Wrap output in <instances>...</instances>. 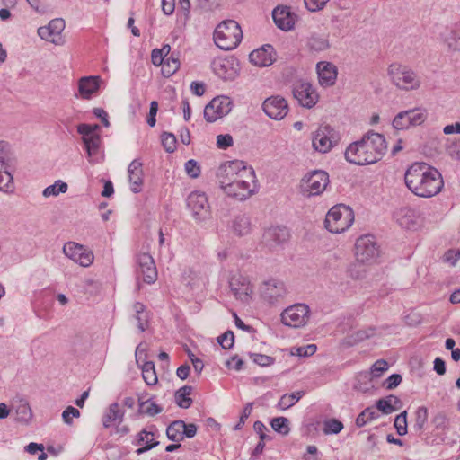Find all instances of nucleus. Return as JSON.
Instances as JSON below:
<instances>
[{
	"instance_id": "obj_56",
	"label": "nucleus",
	"mask_w": 460,
	"mask_h": 460,
	"mask_svg": "<svg viewBox=\"0 0 460 460\" xmlns=\"http://www.w3.org/2000/svg\"><path fill=\"white\" fill-rule=\"evenodd\" d=\"M446 152L453 160L460 161V139H456L448 144Z\"/></svg>"
},
{
	"instance_id": "obj_22",
	"label": "nucleus",
	"mask_w": 460,
	"mask_h": 460,
	"mask_svg": "<svg viewBox=\"0 0 460 460\" xmlns=\"http://www.w3.org/2000/svg\"><path fill=\"white\" fill-rule=\"evenodd\" d=\"M262 110L269 118L280 120L288 114V105L283 97L271 96L263 102Z\"/></svg>"
},
{
	"instance_id": "obj_23",
	"label": "nucleus",
	"mask_w": 460,
	"mask_h": 460,
	"mask_svg": "<svg viewBox=\"0 0 460 460\" xmlns=\"http://www.w3.org/2000/svg\"><path fill=\"white\" fill-rule=\"evenodd\" d=\"M229 287L236 299L248 303L252 292L250 280L241 274H234L229 280Z\"/></svg>"
},
{
	"instance_id": "obj_64",
	"label": "nucleus",
	"mask_w": 460,
	"mask_h": 460,
	"mask_svg": "<svg viewBox=\"0 0 460 460\" xmlns=\"http://www.w3.org/2000/svg\"><path fill=\"white\" fill-rule=\"evenodd\" d=\"M252 410V403L249 402L244 406L243 412L240 416V420H239L238 423L235 425V428H234L235 429H240L243 426L245 420L251 415Z\"/></svg>"
},
{
	"instance_id": "obj_62",
	"label": "nucleus",
	"mask_w": 460,
	"mask_h": 460,
	"mask_svg": "<svg viewBox=\"0 0 460 460\" xmlns=\"http://www.w3.org/2000/svg\"><path fill=\"white\" fill-rule=\"evenodd\" d=\"M233 137L229 134L218 135L217 137V146L221 149H226L233 146Z\"/></svg>"
},
{
	"instance_id": "obj_6",
	"label": "nucleus",
	"mask_w": 460,
	"mask_h": 460,
	"mask_svg": "<svg viewBox=\"0 0 460 460\" xmlns=\"http://www.w3.org/2000/svg\"><path fill=\"white\" fill-rule=\"evenodd\" d=\"M388 75L392 83L404 91L417 90L420 86V79L410 67L401 64H392L388 67Z\"/></svg>"
},
{
	"instance_id": "obj_13",
	"label": "nucleus",
	"mask_w": 460,
	"mask_h": 460,
	"mask_svg": "<svg viewBox=\"0 0 460 460\" xmlns=\"http://www.w3.org/2000/svg\"><path fill=\"white\" fill-rule=\"evenodd\" d=\"M329 183V175L326 172L316 170L306 174L301 181V189L307 196L321 194Z\"/></svg>"
},
{
	"instance_id": "obj_39",
	"label": "nucleus",
	"mask_w": 460,
	"mask_h": 460,
	"mask_svg": "<svg viewBox=\"0 0 460 460\" xmlns=\"http://www.w3.org/2000/svg\"><path fill=\"white\" fill-rule=\"evenodd\" d=\"M183 420H178L172 421L166 429V436L168 439L173 442H181V440H183Z\"/></svg>"
},
{
	"instance_id": "obj_16",
	"label": "nucleus",
	"mask_w": 460,
	"mask_h": 460,
	"mask_svg": "<svg viewBox=\"0 0 460 460\" xmlns=\"http://www.w3.org/2000/svg\"><path fill=\"white\" fill-rule=\"evenodd\" d=\"M232 101L227 96L214 98L204 109V118L208 122H215L227 115L232 110Z\"/></svg>"
},
{
	"instance_id": "obj_5",
	"label": "nucleus",
	"mask_w": 460,
	"mask_h": 460,
	"mask_svg": "<svg viewBox=\"0 0 460 460\" xmlns=\"http://www.w3.org/2000/svg\"><path fill=\"white\" fill-rule=\"evenodd\" d=\"M353 222V210L349 206L338 204L328 211L324 226L329 232L341 234L349 228Z\"/></svg>"
},
{
	"instance_id": "obj_49",
	"label": "nucleus",
	"mask_w": 460,
	"mask_h": 460,
	"mask_svg": "<svg viewBox=\"0 0 460 460\" xmlns=\"http://www.w3.org/2000/svg\"><path fill=\"white\" fill-rule=\"evenodd\" d=\"M68 186L66 182L58 180L56 181L54 184L48 186L43 190L44 197L49 196H58L60 193H66L67 191Z\"/></svg>"
},
{
	"instance_id": "obj_55",
	"label": "nucleus",
	"mask_w": 460,
	"mask_h": 460,
	"mask_svg": "<svg viewBox=\"0 0 460 460\" xmlns=\"http://www.w3.org/2000/svg\"><path fill=\"white\" fill-rule=\"evenodd\" d=\"M234 335L232 331H227L217 338L218 343L224 349H229L233 347Z\"/></svg>"
},
{
	"instance_id": "obj_19",
	"label": "nucleus",
	"mask_w": 460,
	"mask_h": 460,
	"mask_svg": "<svg viewBox=\"0 0 460 460\" xmlns=\"http://www.w3.org/2000/svg\"><path fill=\"white\" fill-rule=\"evenodd\" d=\"M63 252L67 258L83 267H88L93 261V252L75 242L66 243L63 246Z\"/></svg>"
},
{
	"instance_id": "obj_54",
	"label": "nucleus",
	"mask_w": 460,
	"mask_h": 460,
	"mask_svg": "<svg viewBox=\"0 0 460 460\" xmlns=\"http://www.w3.org/2000/svg\"><path fill=\"white\" fill-rule=\"evenodd\" d=\"M394 427L399 436L407 433V412L403 411L396 416L394 420Z\"/></svg>"
},
{
	"instance_id": "obj_52",
	"label": "nucleus",
	"mask_w": 460,
	"mask_h": 460,
	"mask_svg": "<svg viewBox=\"0 0 460 460\" xmlns=\"http://www.w3.org/2000/svg\"><path fill=\"white\" fill-rule=\"evenodd\" d=\"M196 7L202 12H213L220 5V0H194Z\"/></svg>"
},
{
	"instance_id": "obj_36",
	"label": "nucleus",
	"mask_w": 460,
	"mask_h": 460,
	"mask_svg": "<svg viewBox=\"0 0 460 460\" xmlns=\"http://www.w3.org/2000/svg\"><path fill=\"white\" fill-rule=\"evenodd\" d=\"M141 370L142 377L147 385L153 386L157 384L158 377L153 361H145L141 366Z\"/></svg>"
},
{
	"instance_id": "obj_17",
	"label": "nucleus",
	"mask_w": 460,
	"mask_h": 460,
	"mask_svg": "<svg viewBox=\"0 0 460 460\" xmlns=\"http://www.w3.org/2000/svg\"><path fill=\"white\" fill-rule=\"evenodd\" d=\"M65 27V21L61 18H56L51 20L48 25L40 27L37 32L40 39L55 45L61 46L65 43L61 35Z\"/></svg>"
},
{
	"instance_id": "obj_61",
	"label": "nucleus",
	"mask_w": 460,
	"mask_h": 460,
	"mask_svg": "<svg viewBox=\"0 0 460 460\" xmlns=\"http://www.w3.org/2000/svg\"><path fill=\"white\" fill-rule=\"evenodd\" d=\"M329 0H304L306 8L310 12L322 10Z\"/></svg>"
},
{
	"instance_id": "obj_8",
	"label": "nucleus",
	"mask_w": 460,
	"mask_h": 460,
	"mask_svg": "<svg viewBox=\"0 0 460 460\" xmlns=\"http://www.w3.org/2000/svg\"><path fill=\"white\" fill-rule=\"evenodd\" d=\"M341 140V134L329 125H321L312 137L313 147L320 153H327Z\"/></svg>"
},
{
	"instance_id": "obj_35",
	"label": "nucleus",
	"mask_w": 460,
	"mask_h": 460,
	"mask_svg": "<svg viewBox=\"0 0 460 460\" xmlns=\"http://www.w3.org/2000/svg\"><path fill=\"white\" fill-rule=\"evenodd\" d=\"M233 232L238 236L246 235L251 231V221L246 215H238L232 224Z\"/></svg>"
},
{
	"instance_id": "obj_37",
	"label": "nucleus",
	"mask_w": 460,
	"mask_h": 460,
	"mask_svg": "<svg viewBox=\"0 0 460 460\" xmlns=\"http://www.w3.org/2000/svg\"><path fill=\"white\" fill-rule=\"evenodd\" d=\"M307 47L311 51L321 52L329 47V40L323 35L312 34L307 40Z\"/></svg>"
},
{
	"instance_id": "obj_50",
	"label": "nucleus",
	"mask_w": 460,
	"mask_h": 460,
	"mask_svg": "<svg viewBox=\"0 0 460 460\" xmlns=\"http://www.w3.org/2000/svg\"><path fill=\"white\" fill-rule=\"evenodd\" d=\"M343 429V424L337 419H330L323 423L324 434H338Z\"/></svg>"
},
{
	"instance_id": "obj_15",
	"label": "nucleus",
	"mask_w": 460,
	"mask_h": 460,
	"mask_svg": "<svg viewBox=\"0 0 460 460\" xmlns=\"http://www.w3.org/2000/svg\"><path fill=\"white\" fill-rule=\"evenodd\" d=\"M136 274L137 279H141L146 284H153L157 279L155 261L148 252L137 254Z\"/></svg>"
},
{
	"instance_id": "obj_25",
	"label": "nucleus",
	"mask_w": 460,
	"mask_h": 460,
	"mask_svg": "<svg viewBox=\"0 0 460 460\" xmlns=\"http://www.w3.org/2000/svg\"><path fill=\"white\" fill-rule=\"evenodd\" d=\"M249 59L251 63L257 66H269L276 60V51L271 45L266 44L252 51L249 55Z\"/></svg>"
},
{
	"instance_id": "obj_10",
	"label": "nucleus",
	"mask_w": 460,
	"mask_h": 460,
	"mask_svg": "<svg viewBox=\"0 0 460 460\" xmlns=\"http://www.w3.org/2000/svg\"><path fill=\"white\" fill-rule=\"evenodd\" d=\"M355 255L362 263H371L379 255V247L373 235L360 236L355 243Z\"/></svg>"
},
{
	"instance_id": "obj_48",
	"label": "nucleus",
	"mask_w": 460,
	"mask_h": 460,
	"mask_svg": "<svg viewBox=\"0 0 460 460\" xmlns=\"http://www.w3.org/2000/svg\"><path fill=\"white\" fill-rule=\"evenodd\" d=\"M271 428L281 435H288L290 431L289 420L286 417H276L270 421Z\"/></svg>"
},
{
	"instance_id": "obj_31",
	"label": "nucleus",
	"mask_w": 460,
	"mask_h": 460,
	"mask_svg": "<svg viewBox=\"0 0 460 460\" xmlns=\"http://www.w3.org/2000/svg\"><path fill=\"white\" fill-rule=\"evenodd\" d=\"M99 88L100 76H84L78 81V91L84 99H90Z\"/></svg>"
},
{
	"instance_id": "obj_38",
	"label": "nucleus",
	"mask_w": 460,
	"mask_h": 460,
	"mask_svg": "<svg viewBox=\"0 0 460 460\" xmlns=\"http://www.w3.org/2000/svg\"><path fill=\"white\" fill-rule=\"evenodd\" d=\"M139 411L141 413L148 416H155L163 411V408L153 402L151 399L144 400L143 395L138 396Z\"/></svg>"
},
{
	"instance_id": "obj_63",
	"label": "nucleus",
	"mask_w": 460,
	"mask_h": 460,
	"mask_svg": "<svg viewBox=\"0 0 460 460\" xmlns=\"http://www.w3.org/2000/svg\"><path fill=\"white\" fill-rule=\"evenodd\" d=\"M316 351V345L309 344L306 346L298 347L296 349V355L299 357H308L314 354Z\"/></svg>"
},
{
	"instance_id": "obj_58",
	"label": "nucleus",
	"mask_w": 460,
	"mask_h": 460,
	"mask_svg": "<svg viewBox=\"0 0 460 460\" xmlns=\"http://www.w3.org/2000/svg\"><path fill=\"white\" fill-rule=\"evenodd\" d=\"M185 171L191 178H197L200 174V167L197 161L190 159L185 163Z\"/></svg>"
},
{
	"instance_id": "obj_18",
	"label": "nucleus",
	"mask_w": 460,
	"mask_h": 460,
	"mask_svg": "<svg viewBox=\"0 0 460 460\" xmlns=\"http://www.w3.org/2000/svg\"><path fill=\"white\" fill-rule=\"evenodd\" d=\"M287 295L285 284L278 279H269L261 287V296L264 301L270 305L279 303Z\"/></svg>"
},
{
	"instance_id": "obj_33",
	"label": "nucleus",
	"mask_w": 460,
	"mask_h": 460,
	"mask_svg": "<svg viewBox=\"0 0 460 460\" xmlns=\"http://www.w3.org/2000/svg\"><path fill=\"white\" fill-rule=\"evenodd\" d=\"M401 400L393 394L376 401V406L378 411L384 414H390L401 408Z\"/></svg>"
},
{
	"instance_id": "obj_1",
	"label": "nucleus",
	"mask_w": 460,
	"mask_h": 460,
	"mask_svg": "<svg viewBox=\"0 0 460 460\" xmlns=\"http://www.w3.org/2000/svg\"><path fill=\"white\" fill-rule=\"evenodd\" d=\"M220 188L230 197L243 200L258 190L255 172L243 161H227L217 172Z\"/></svg>"
},
{
	"instance_id": "obj_26",
	"label": "nucleus",
	"mask_w": 460,
	"mask_h": 460,
	"mask_svg": "<svg viewBox=\"0 0 460 460\" xmlns=\"http://www.w3.org/2000/svg\"><path fill=\"white\" fill-rule=\"evenodd\" d=\"M440 39L448 51H460V22L445 28L440 33Z\"/></svg>"
},
{
	"instance_id": "obj_4",
	"label": "nucleus",
	"mask_w": 460,
	"mask_h": 460,
	"mask_svg": "<svg viewBox=\"0 0 460 460\" xmlns=\"http://www.w3.org/2000/svg\"><path fill=\"white\" fill-rule=\"evenodd\" d=\"M243 31L234 20L221 22L214 31V42L223 50H232L241 42Z\"/></svg>"
},
{
	"instance_id": "obj_34",
	"label": "nucleus",
	"mask_w": 460,
	"mask_h": 460,
	"mask_svg": "<svg viewBox=\"0 0 460 460\" xmlns=\"http://www.w3.org/2000/svg\"><path fill=\"white\" fill-rule=\"evenodd\" d=\"M124 417V411H121L119 403L114 402L111 403L106 411V413L102 417V424L103 427L108 429L112 424L118 422L119 424L122 422Z\"/></svg>"
},
{
	"instance_id": "obj_59",
	"label": "nucleus",
	"mask_w": 460,
	"mask_h": 460,
	"mask_svg": "<svg viewBox=\"0 0 460 460\" xmlns=\"http://www.w3.org/2000/svg\"><path fill=\"white\" fill-rule=\"evenodd\" d=\"M80 417V411L73 407V406H68L63 412H62V419H63V421L66 423V424H68V425H71L72 422H73V420L72 418H78Z\"/></svg>"
},
{
	"instance_id": "obj_3",
	"label": "nucleus",
	"mask_w": 460,
	"mask_h": 460,
	"mask_svg": "<svg viewBox=\"0 0 460 460\" xmlns=\"http://www.w3.org/2000/svg\"><path fill=\"white\" fill-rule=\"evenodd\" d=\"M387 150L384 135L369 130L346 148L345 159L357 165L372 164L380 161Z\"/></svg>"
},
{
	"instance_id": "obj_9",
	"label": "nucleus",
	"mask_w": 460,
	"mask_h": 460,
	"mask_svg": "<svg viewBox=\"0 0 460 460\" xmlns=\"http://www.w3.org/2000/svg\"><path fill=\"white\" fill-rule=\"evenodd\" d=\"M427 118L428 111L421 107L402 111L394 118L393 127L396 130L408 129L411 127L421 125Z\"/></svg>"
},
{
	"instance_id": "obj_24",
	"label": "nucleus",
	"mask_w": 460,
	"mask_h": 460,
	"mask_svg": "<svg viewBox=\"0 0 460 460\" xmlns=\"http://www.w3.org/2000/svg\"><path fill=\"white\" fill-rule=\"evenodd\" d=\"M272 18L276 26L285 31L293 30L297 21L296 14L291 12L290 7L282 5L272 11Z\"/></svg>"
},
{
	"instance_id": "obj_60",
	"label": "nucleus",
	"mask_w": 460,
	"mask_h": 460,
	"mask_svg": "<svg viewBox=\"0 0 460 460\" xmlns=\"http://www.w3.org/2000/svg\"><path fill=\"white\" fill-rule=\"evenodd\" d=\"M402 380V378L401 375L393 374L388 378L385 379V381L384 382V386L387 390H393L401 384Z\"/></svg>"
},
{
	"instance_id": "obj_12",
	"label": "nucleus",
	"mask_w": 460,
	"mask_h": 460,
	"mask_svg": "<svg viewBox=\"0 0 460 460\" xmlns=\"http://www.w3.org/2000/svg\"><path fill=\"white\" fill-rule=\"evenodd\" d=\"M187 207L190 210L192 217L198 222L210 217V206L204 192L192 191L190 193L187 198Z\"/></svg>"
},
{
	"instance_id": "obj_30",
	"label": "nucleus",
	"mask_w": 460,
	"mask_h": 460,
	"mask_svg": "<svg viewBox=\"0 0 460 460\" xmlns=\"http://www.w3.org/2000/svg\"><path fill=\"white\" fill-rule=\"evenodd\" d=\"M128 172L131 190L134 193H138L140 191V186L143 183L142 163L137 159L133 160L128 165Z\"/></svg>"
},
{
	"instance_id": "obj_29",
	"label": "nucleus",
	"mask_w": 460,
	"mask_h": 460,
	"mask_svg": "<svg viewBox=\"0 0 460 460\" xmlns=\"http://www.w3.org/2000/svg\"><path fill=\"white\" fill-rule=\"evenodd\" d=\"M214 73L224 80H233L237 71L229 59H216L212 62Z\"/></svg>"
},
{
	"instance_id": "obj_42",
	"label": "nucleus",
	"mask_w": 460,
	"mask_h": 460,
	"mask_svg": "<svg viewBox=\"0 0 460 460\" xmlns=\"http://www.w3.org/2000/svg\"><path fill=\"white\" fill-rule=\"evenodd\" d=\"M388 369V363L384 359H379L374 363L370 373H364L359 376L360 379L370 381L372 377H379Z\"/></svg>"
},
{
	"instance_id": "obj_2",
	"label": "nucleus",
	"mask_w": 460,
	"mask_h": 460,
	"mask_svg": "<svg viewBox=\"0 0 460 460\" xmlns=\"http://www.w3.org/2000/svg\"><path fill=\"white\" fill-rule=\"evenodd\" d=\"M404 181L407 188L420 198L434 197L444 187L441 173L426 163L412 164L405 172Z\"/></svg>"
},
{
	"instance_id": "obj_11",
	"label": "nucleus",
	"mask_w": 460,
	"mask_h": 460,
	"mask_svg": "<svg viewBox=\"0 0 460 460\" xmlns=\"http://www.w3.org/2000/svg\"><path fill=\"white\" fill-rule=\"evenodd\" d=\"M309 316L310 309L307 305L296 304L281 313V321L287 326L300 328L307 323Z\"/></svg>"
},
{
	"instance_id": "obj_45",
	"label": "nucleus",
	"mask_w": 460,
	"mask_h": 460,
	"mask_svg": "<svg viewBox=\"0 0 460 460\" xmlns=\"http://www.w3.org/2000/svg\"><path fill=\"white\" fill-rule=\"evenodd\" d=\"M180 65L179 58L172 54L161 65L163 75L165 77L172 75L180 68Z\"/></svg>"
},
{
	"instance_id": "obj_7",
	"label": "nucleus",
	"mask_w": 460,
	"mask_h": 460,
	"mask_svg": "<svg viewBox=\"0 0 460 460\" xmlns=\"http://www.w3.org/2000/svg\"><path fill=\"white\" fill-rule=\"evenodd\" d=\"M78 134L82 137V141L87 152V157L90 163L98 161L97 156L101 147V128L98 124L81 123L76 127Z\"/></svg>"
},
{
	"instance_id": "obj_53",
	"label": "nucleus",
	"mask_w": 460,
	"mask_h": 460,
	"mask_svg": "<svg viewBox=\"0 0 460 460\" xmlns=\"http://www.w3.org/2000/svg\"><path fill=\"white\" fill-rule=\"evenodd\" d=\"M162 145L168 153H172L176 149V137L172 133L164 132L161 136Z\"/></svg>"
},
{
	"instance_id": "obj_21",
	"label": "nucleus",
	"mask_w": 460,
	"mask_h": 460,
	"mask_svg": "<svg viewBox=\"0 0 460 460\" xmlns=\"http://www.w3.org/2000/svg\"><path fill=\"white\" fill-rule=\"evenodd\" d=\"M289 239V232L284 226H272L266 229L262 235V243L270 250H277Z\"/></svg>"
},
{
	"instance_id": "obj_46",
	"label": "nucleus",
	"mask_w": 460,
	"mask_h": 460,
	"mask_svg": "<svg viewBox=\"0 0 460 460\" xmlns=\"http://www.w3.org/2000/svg\"><path fill=\"white\" fill-rule=\"evenodd\" d=\"M16 420L21 422H28L32 416L30 405L25 401H20L15 406Z\"/></svg>"
},
{
	"instance_id": "obj_32",
	"label": "nucleus",
	"mask_w": 460,
	"mask_h": 460,
	"mask_svg": "<svg viewBox=\"0 0 460 460\" xmlns=\"http://www.w3.org/2000/svg\"><path fill=\"white\" fill-rule=\"evenodd\" d=\"M155 433L151 430L147 429H142L137 434V444L142 445L144 444V447H139L136 450V453L137 455L144 454L145 452L159 445L158 441L155 440Z\"/></svg>"
},
{
	"instance_id": "obj_44",
	"label": "nucleus",
	"mask_w": 460,
	"mask_h": 460,
	"mask_svg": "<svg viewBox=\"0 0 460 460\" xmlns=\"http://www.w3.org/2000/svg\"><path fill=\"white\" fill-rule=\"evenodd\" d=\"M428 420V409L425 406L419 407L415 411L414 423L412 429L416 433H421Z\"/></svg>"
},
{
	"instance_id": "obj_57",
	"label": "nucleus",
	"mask_w": 460,
	"mask_h": 460,
	"mask_svg": "<svg viewBox=\"0 0 460 460\" xmlns=\"http://www.w3.org/2000/svg\"><path fill=\"white\" fill-rule=\"evenodd\" d=\"M253 362L261 367H268L275 362V358L267 355L253 353L251 354Z\"/></svg>"
},
{
	"instance_id": "obj_40",
	"label": "nucleus",
	"mask_w": 460,
	"mask_h": 460,
	"mask_svg": "<svg viewBox=\"0 0 460 460\" xmlns=\"http://www.w3.org/2000/svg\"><path fill=\"white\" fill-rule=\"evenodd\" d=\"M192 392V387L184 385L175 393V401L179 407L188 409L192 403V399L189 395Z\"/></svg>"
},
{
	"instance_id": "obj_41",
	"label": "nucleus",
	"mask_w": 460,
	"mask_h": 460,
	"mask_svg": "<svg viewBox=\"0 0 460 460\" xmlns=\"http://www.w3.org/2000/svg\"><path fill=\"white\" fill-rule=\"evenodd\" d=\"M304 394V391H297L292 394H285L279 401L278 408L282 411L290 408L291 406L295 405Z\"/></svg>"
},
{
	"instance_id": "obj_47",
	"label": "nucleus",
	"mask_w": 460,
	"mask_h": 460,
	"mask_svg": "<svg viewBox=\"0 0 460 460\" xmlns=\"http://www.w3.org/2000/svg\"><path fill=\"white\" fill-rule=\"evenodd\" d=\"M377 411L373 407H367L362 411L356 419V425L358 428L365 426L367 422L378 418Z\"/></svg>"
},
{
	"instance_id": "obj_14",
	"label": "nucleus",
	"mask_w": 460,
	"mask_h": 460,
	"mask_svg": "<svg viewBox=\"0 0 460 460\" xmlns=\"http://www.w3.org/2000/svg\"><path fill=\"white\" fill-rule=\"evenodd\" d=\"M13 164L8 145L0 142V190L8 192L13 188Z\"/></svg>"
},
{
	"instance_id": "obj_28",
	"label": "nucleus",
	"mask_w": 460,
	"mask_h": 460,
	"mask_svg": "<svg viewBox=\"0 0 460 460\" xmlns=\"http://www.w3.org/2000/svg\"><path fill=\"white\" fill-rule=\"evenodd\" d=\"M394 217L402 228L414 229L418 226L419 217L417 212L409 207L399 208L394 213Z\"/></svg>"
},
{
	"instance_id": "obj_51",
	"label": "nucleus",
	"mask_w": 460,
	"mask_h": 460,
	"mask_svg": "<svg viewBox=\"0 0 460 460\" xmlns=\"http://www.w3.org/2000/svg\"><path fill=\"white\" fill-rule=\"evenodd\" d=\"M373 335L374 329L372 328H369L367 330H359L353 332L350 336L348 337V342L352 345L354 343L363 341L364 340L368 339Z\"/></svg>"
},
{
	"instance_id": "obj_20",
	"label": "nucleus",
	"mask_w": 460,
	"mask_h": 460,
	"mask_svg": "<svg viewBox=\"0 0 460 460\" xmlns=\"http://www.w3.org/2000/svg\"><path fill=\"white\" fill-rule=\"evenodd\" d=\"M293 96L298 103L305 108L314 107L318 101V94L312 84L307 82H298L293 85Z\"/></svg>"
},
{
	"instance_id": "obj_27",
	"label": "nucleus",
	"mask_w": 460,
	"mask_h": 460,
	"mask_svg": "<svg viewBox=\"0 0 460 460\" xmlns=\"http://www.w3.org/2000/svg\"><path fill=\"white\" fill-rule=\"evenodd\" d=\"M319 83L323 86L334 84L337 78V69L334 65L329 62H319L316 66Z\"/></svg>"
},
{
	"instance_id": "obj_43",
	"label": "nucleus",
	"mask_w": 460,
	"mask_h": 460,
	"mask_svg": "<svg viewBox=\"0 0 460 460\" xmlns=\"http://www.w3.org/2000/svg\"><path fill=\"white\" fill-rule=\"evenodd\" d=\"M133 310L135 312V319L137 321V327L141 332H145L147 323V314L146 312V306L140 303L136 302L133 305Z\"/></svg>"
}]
</instances>
